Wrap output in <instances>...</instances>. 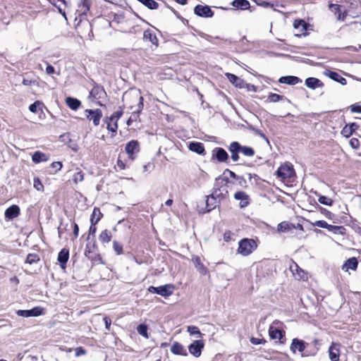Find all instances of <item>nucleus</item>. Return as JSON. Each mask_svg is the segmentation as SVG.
<instances>
[{
	"label": "nucleus",
	"mask_w": 361,
	"mask_h": 361,
	"mask_svg": "<svg viewBox=\"0 0 361 361\" xmlns=\"http://www.w3.org/2000/svg\"><path fill=\"white\" fill-rule=\"evenodd\" d=\"M42 105V103L39 101H36L29 106V110L32 113H37V109Z\"/></svg>",
	"instance_id": "50"
},
{
	"label": "nucleus",
	"mask_w": 361,
	"mask_h": 361,
	"mask_svg": "<svg viewBox=\"0 0 361 361\" xmlns=\"http://www.w3.org/2000/svg\"><path fill=\"white\" fill-rule=\"evenodd\" d=\"M99 240L102 243H109L111 240V232L108 230L103 231L99 235Z\"/></svg>",
	"instance_id": "35"
},
{
	"label": "nucleus",
	"mask_w": 361,
	"mask_h": 361,
	"mask_svg": "<svg viewBox=\"0 0 361 361\" xmlns=\"http://www.w3.org/2000/svg\"><path fill=\"white\" fill-rule=\"evenodd\" d=\"M75 351L76 357L83 355L86 353V351L82 347H78L75 348Z\"/></svg>",
	"instance_id": "61"
},
{
	"label": "nucleus",
	"mask_w": 361,
	"mask_h": 361,
	"mask_svg": "<svg viewBox=\"0 0 361 361\" xmlns=\"http://www.w3.org/2000/svg\"><path fill=\"white\" fill-rule=\"evenodd\" d=\"M137 333L140 335L144 336L146 338H148L147 326V325L143 324H141L138 325V326L137 327Z\"/></svg>",
	"instance_id": "44"
},
{
	"label": "nucleus",
	"mask_w": 361,
	"mask_h": 361,
	"mask_svg": "<svg viewBox=\"0 0 361 361\" xmlns=\"http://www.w3.org/2000/svg\"><path fill=\"white\" fill-rule=\"evenodd\" d=\"M57 3H59V5H57L56 3L54 4V5L58 8L59 11L60 12V13H61L63 16H65V11L61 8V4H63L64 6H66L67 5V1H66L65 0H57Z\"/></svg>",
	"instance_id": "53"
},
{
	"label": "nucleus",
	"mask_w": 361,
	"mask_h": 361,
	"mask_svg": "<svg viewBox=\"0 0 361 361\" xmlns=\"http://www.w3.org/2000/svg\"><path fill=\"white\" fill-rule=\"evenodd\" d=\"M293 228H295V226L293 224L287 222H281L278 225V231L282 232L289 231Z\"/></svg>",
	"instance_id": "43"
},
{
	"label": "nucleus",
	"mask_w": 361,
	"mask_h": 361,
	"mask_svg": "<svg viewBox=\"0 0 361 361\" xmlns=\"http://www.w3.org/2000/svg\"><path fill=\"white\" fill-rule=\"evenodd\" d=\"M34 187L37 190H41L43 188V185H42L41 181L38 178L34 179Z\"/></svg>",
	"instance_id": "59"
},
{
	"label": "nucleus",
	"mask_w": 361,
	"mask_h": 361,
	"mask_svg": "<svg viewBox=\"0 0 361 361\" xmlns=\"http://www.w3.org/2000/svg\"><path fill=\"white\" fill-rule=\"evenodd\" d=\"M305 85L310 89L315 90L317 87H322L324 84L316 78H308L305 80Z\"/></svg>",
	"instance_id": "21"
},
{
	"label": "nucleus",
	"mask_w": 361,
	"mask_h": 361,
	"mask_svg": "<svg viewBox=\"0 0 361 361\" xmlns=\"http://www.w3.org/2000/svg\"><path fill=\"white\" fill-rule=\"evenodd\" d=\"M232 6L241 10H247L250 7V2L247 0H233Z\"/></svg>",
	"instance_id": "31"
},
{
	"label": "nucleus",
	"mask_w": 361,
	"mask_h": 361,
	"mask_svg": "<svg viewBox=\"0 0 361 361\" xmlns=\"http://www.w3.org/2000/svg\"><path fill=\"white\" fill-rule=\"evenodd\" d=\"M216 191H214L213 194L207 197L206 200V205H207V212H210L213 209L215 208L216 204V200L215 195H218L216 194Z\"/></svg>",
	"instance_id": "23"
},
{
	"label": "nucleus",
	"mask_w": 361,
	"mask_h": 361,
	"mask_svg": "<svg viewBox=\"0 0 361 361\" xmlns=\"http://www.w3.org/2000/svg\"><path fill=\"white\" fill-rule=\"evenodd\" d=\"M257 247L256 241L253 239L243 238L238 243V253L243 256L250 255Z\"/></svg>",
	"instance_id": "2"
},
{
	"label": "nucleus",
	"mask_w": 361,
	"mask_h": 361,
	"mask_svg": "<svg viewBox=\"0 0 361 361\" xmlns=\"http://www.w3.org/2000/svg\"><path fill=\"white\" fill-rule=\"evenodd\" d=\"M194 11L196 15L204 18L212 17L214 14L208 6L197 5L195 6Z\"/></svg>",
	"instance_id": "11"
},
{
	"label": "nucleus",
	"mask_w": 361,
	"mask_h": 361,
	"mask_svg": "<svg viewBox=\"0 0 361 361\" xmlns=\"http://www.w3.org/2000/svg\"><path fill=\"white\" fill-rule=\"evenodd\" d=\"M62 164L60 161H54L51 164V166L56 169V171H60L62 168Z\"/></svg>",
	"instance_id": "60"
},
{
	"label": "nucleus",
	"mask_w": 361,
	"mask_h": 361,
	"mask_svg": "<svg viewBox=\"0 0 361 361\" xmlns=\"http://www.w3.org/2000/svg\"><path fill=\"white\" fill-rule=\"evenodd\" d=\"M104 324H105L106 329L108 331L110 330V326H111V320L109 317H104Z\"/></svg>",
	"instance_id": "63"
},
{
	"label": "nucleus",
	"mask_w": 361,
	"mask_h": 361,
	"mask_svg": "<svg viewBox=\"0 0 361 361\" xmlns=\"http://www.w3.org/2000/svg\"><path fill=\"white\" fill-rule=\"evenodd\" d=\"M293 27L300 32V35H304L307 30V23L302 20H295L293 23Z\"/></svg>",
	"instance_id": "32"
},
{
	"label": "nucleus",
	"mask_w": 361,
	"mask_h": 361,
	"mask_svg": "<svg viewBox=\"0 0 361 361\" xmlns=\"http://www.w3.org/2000/svg\"><path fill=\"white\" fill-rule=\"evenodd\" d=\"M23 84L25 86L35 85L39 86V82L36 80L24 78L23 80Z\"/></svg>",
	"instance_id": "51"
},
{
	"label": "nucleus",
	"mask_w": 361,
	"mask_h": 361,
	"mask_svg": "<svg viewBox=\"0 0 361 361\" xmlns=\"http://www.w3.org/2000/svg\"><path fill=\"white\" fill-rule=\"evenodd\" d=\"M84 180V173L83 172L79 169H77L76 171L73 175V181L74 184H78V183L82 182Z\"/></svg>",
	"instance_id": "36"
},
{
	"label": "nucleus",
	"mask_w": 361,
	"mask_h": 361,
	"mask_svg": "<svg viewBox=\"0 0 361 361\" xmlns=\"http://www.w3.org/2000/svg\"><path fill=\"white\" fill-rule=\"evenodd\" d=\"M69 258V251L68 250L63 248L62 249L59 255H58V261L61 264V267L62 269H65L66 264Z\"/></svg>",
	"instance_id": "20"
},
{
	"label": "nucleus",
	"mask_w": 361,
	"mask_h": 361,
	"mask_svg": "<svg viewBox=\"0 0 361 361\" xmlns=\"http://www.w3.org/2000/svg\"><path fill=\"white\" fill-rule=\"evenodd\" d=\"M140 151V145L137 140H131L126 144V152L129 158L134 159V154Z\"/></svg>",
	"instance_id": "8"
},
{
	"label": "nucleus",
	"mask_w": 361,
	"mask_h": 361,
	"mask_svg": "<svg viewBox=\"0 0 361 361\" xmlns=\"http://www.w3.org/2000/svg\"><path fill=\"white\" fill-rule=\"evenodd\" d=\"M39 260V256L37 254H34V253L27 255V258H26V262L30 264L35 263V262H38Z\"/></svg>",
	"instance_id": "46"
},
{
	"label": "nucleus",
	"mask_w": 361,
	"mask_h": 361,
	"mask_svg": "<svg viewBox=\"0 0 361 361\" xmlns=\"http://www.w3.org/2000/svg\"><path fill=\"white\" fill-rule=\"evenodd\" d=\"M235 200L240 201L241 208L247 207L250 204V197L244 191H238L234 194Z\"/></svg>",
	"instance_id": "13"
},
{
	"label": "nucleus",
	"mask_w": 361,
	"mask_h": 361,
	"mask_svg": "<svg viewBox=\"0 0 361 361\" xmlns=\"http://www.w3.org/2000/svg\"><path fill=\"white\" fill-rule=\"evenodd\" d=\"M122 99L124 105L130 110L142 111L143 109V97L139 90L132 89L126 92Z\"/></svg>",
	"instance_id": "1"
},
{
	"label": "nucleus",
	"mask_w": 361,
	"mask_h": 361,
	"mask_svg": "<svg viewBox=\"0 0 361 361\" xmlns=\"http://www.w3.org/2000/svg\"><path fill=\"white\" fill-rule=\"evenodd\" d=\"M237 180L238 182V184L241 186V187H245L246 186V184H247V181L243 177V176H238V178H237Z\"/></svg>",
	"instance_id": "62"
},
{
	"label": "nucleus",
	"mask_w": 361,
	"mask_h": 361,
	"mask_svg": "<svg viewBox=\"0 0 361 361\" xmlns=\"http://www.w3.org/2000/svg\"><path fill=\"white\" fill-rule=\"evenodd\" d=\"M351 111L354 113L361 114V106L360 105H352Z\"/></svg>",
	"instance_id": "64"
},
{
	"label": "nucleus",
	"mask_w": 361,
	"mask_h": 361,
	"mask_svg": "<svg viewBox=\"0 0 361 361\" xmlns=\"http://www.w3.org/2000/svg\"><path fill=\"white\" fill-rule=\"evenodd\" d=\"M250 342L253 345H259V344L265 343L266 341L263 338H257L252 337L250 338Z\"/></svg>",
	"instance_id": "56"
},
{
	"label": "nucleus",
	"mask_w": 361,
	"mask_h": 361,
	"mask_svg": "<svg viewBox=\"0 0 361 361\" xmlns=\"http://www.w3.org/2000/svg\"><path fill=\"white\" fill-rule=\"evenodd\" d=\"M143 39L145 41H149L152 44L157 46L158 39L154 34H153L152 31L150 30H147L143 33Z\"/></svg>",
	"instance_id": "28"
},
{
	"label": "nucleus",
	"mask_w": 361,
	"mask_h": 361,
	"mask_svg": "<svg viewBox=\"0 0 361 361\" xmlns=\"http://www.w3.org/2000/svg\"><path fill=\"white\" fill-rule=\"evenodd\" d=\"M212 159H216L219 162H226L228 159V154L221 147H216L212 150Z\"/></svg>",
	"instance_id": "10"
},
{
	"label": "nucleus",
	"mask_w": 361,
	"mask_h": 361,
	"mask_svg": "<svg viewBox=\"0 0 361 361\" xmlns=\"http://www.w3.org/2000/svg\"><path fill=\"white\" fill-rule=\"evenodd\" d=\"M32 161L38 164L42 161H47L49 160V156L45 153L39 151H37L34 153L32 157Z\"/></svg>",
	"instance_id": "27"
},
{
	"label": "nucleus",
	"mask_w": 361,
	"mask_h": 361,
	"mask_svg": "<svg viewBox=\"0 0 361 361\" xmlns=\"http://www.w3.org/2000/svg\"><path fill=\"white\" fill-rule=\"evenodd\" d=\"M279 82L280 83L294 85L298 84L299 82H301V80L296 76L288 75L281 77L279 80Z\"/></svg>",
	"instance_id": "22"
},
{
	"label": "nucleus",
	"mask_w": 361,
	"mask_h": 361,
	"mask_svg": "<svg viewBox=\"0 0 361 361\" xmlns=\"http://www.w3.org/2000/svg\"><path fill=\"white\" fill-rule=\"evenodd\" d=\"M86 117L87 118L92 121L94 126H99L100 123V120L102 117V110L99 109H97L94 110L92 109H87L85 111Z\"/></svg>",
	"instance_id": "6"
},
{
	"label": "nucleus",
	"mask_w": 361,
	"mask_h": 361,
	"mask_svg": "<svg viewBox=\"0 0 361 361\" xmlns=\"http://www.w3.org/2000/svg\"><path fill=\"white\" fill-rule=\"evenodd\" d=\"M204 343L202 340L194 341L189 346V353L195 357H199L202 354Z\"/></svg>",
	"instance_id": "7"
},
{
	"label": "nucleus",
	"mask_w": 361,
	"mask_h": 361,
	"mask_svg": "<svg viewBox=\"0 0 361 361\" xmlns=\"http://www.w3.org/2000/svg\"><path fill=\"white\" fill-rule=\"evenodd\" d=\"M187 331L188 332L190 333V335L197 334L200 336H202L201 332L200 331L198 327L196 326H188L187 328Z\"/></svg>",
	"instance_id": "48"
},
{
	"label": "nucleus",
	"mask_w": 361,
	"mask_h": 361,
	"mask_svg": "<svg viewBox=\"0 0 361 361\" xmlns=\"http://www.w3.org/2000/svg\"><path fill=\"white\" fill-rule=\"evenodd\" d=\"M290 270L292 272L293 275L297 280H305L307 279L306 273L300 269L296 263H293L290 266Z\"/></svg>",
	"instance_id": "14"
},
{
	"label": "nucleus",
	"mask_w": 361,
	"mask_h": 361,
	"mask_svg": "<svg viewBox=\"0 0 361 361\" xmlns=\"http://www.w3.org/2000/svg\"><path fill=\"white\" fill-rule=\"evenodd\" d=\"M350 145L353 149H357L360 147V142L357 138H352L350 140Z\"/></svg>",
	"instance_id": "57"
},
{
	"label": "nucleus",
	"mask_w": 361,
	"mask_h": 361,
	"mask_svg": "<svg viewBox=\"0 0 361 361\" xmlns=\"http://www.w3.org/2000/svg\"><path fill=\"white\" fill-rule=\"evenodd\" d=\"M66 103L67 106L73 110H77L81 104L78 99L73 97H67L66 99Z\"/></svg>",
	"instance_id": "33"
},
{
	"label": "nucleus",
	"mask_w": 361,
	"mask_h": 361,
	"mask_svg": "<svg viewBox=\"0 0 361 361\" xmlns=\"http://www.w3.org/2000/svg\"><path fill=\"white\" fill-rule=\"evenodd\" d=\"M106 92L102 86L95 85L93 87L90 93V97L92 99L102 105V102L105 99Z\"/></svg>",
	"instance_id": "4"
},
{
	"label": "nucleus",
	"mask_w": 361,
	"mask_h": 361,
	"mask_svg": "<svg viewBox=\"0 0 361 361\" xmlns=\"http://www.w3.org/2000/svg\"><path fill=\"white\" fill-rule=\"evenodd\" d=\"M294 174L295 171L293 166L288 164L281 165L276 171L277 176L282 179L291 178Z\"/></svg>",
	"instance_id": "5"
},
{
	"label": "nucleus",
	"mask_w": 361,
	"mask_h": 361,
	"mask_svg": "<svg viewBox=\"0 0 361 361\" xmlns=\"http://www.w3.org/2000/svg\"><path fill=\"white\" fill-rule=\"evenodd\" d=\"M314 226L323 228H328L329 224L323 220H319L316 221L314 223L312 224Z\"/></svg>",
	"instance_id": "54"
},
{
	"label": "nucleus",
	"mask_w": 361,
	"mask_h": 361,
	"mask_svg": "<svg viewBox=\"0 0 361 361\" xmlns=\"http://www.w3.org/2000/svg\"><path fill=\"white\" fill-rule=\"evenodd\" d=\"M113 248L117 255H121L123 252V245L116 240L113 241Z\"/></svg>",
	"instance_id": "45"
},
{
	"label": "nucleus",
	"mask_w": 361,
	"mask_h": 361,
	"mask_svg": "<svg viewBox=\"0 0 361 361\" xmlns=\"http://www.w3.org/2000/svg\"><path fill=\"white\" fill-rule=\"evenodd\" d=\"M329 77H330V78L341 83L342 85H345L346 83V80L344 78L341 77L338 73H337L336 72H333V71L330 72Z\"/></svg>",
	"instance_id": "42"
},
{
	"label": "nucleus",
	"mask_w": 361,
	"mask_h": 361,
	"mask_svg": "<svg viewBox=\"0 0 361 361\" xmlns=\"http://www.w3.org/2000/svg\"><path fill=\"white\" fill-rule=\"evenodd\" d=\"M240 152L246 157H253L255 155V150L252 147L247 146L240 145Z\"/></svg>",
	"instance_id": "40"
},
{
	"label": "nucleus",
	"mask_w": 361,
	"mask_h": 361,
	"mask_svg": "<svg viewBox=\"0 0 361 361\" xmlns=\"http://www.w3.org/2000/svg\"><path fill=\"white\" fill-rule=\"evenodd\" d=\"M91 6L90 0H80L78 3L76 13L80 16H85L90 10Z\"/></svg>",
	"instance_id": "12"
},
{
	"label": "nucleus",
	"mask_w": 361,
	"mask_h": 361,
	"mask_svg": "<svg viewBox=\"0 0 361 361\" xmlns=\"http://www.w3.org/2000/svg\"><path fill=\"white\" fill-rule=\"evenodd\" d=\"M269 334L271 339L280 341L283 336V332L273 326L269 329Z\"/></svg>",
	"instance_id": "25"
},
{
	"label": "nucleus",
	"mask_w": 361,
	"mask_h": 361,
	"mask_svg": "<svg viewBox=\"0 0 361 361\" xmlns=\"http://www.w3.org/2000/svg\"><path fill=\"white\" fill-rule=\"evenodd\" d=\"M357 267V261L356 258L352 257L348 259L343 266V269L348 271V269H355Z\"/></svg>",
	"instance_id": "34"
},
{
	"label": "nucleus",
	"mask_w": 361,
	"mask_h": 361,
	"mask_svg": "<svg viewBox=\"0 0 361 361\" xmlns=\"http://www.w3.org/2000/svg\"><path fill=\"white\" fill-rule=\"evenodd\" d=\"M123 111H117L114 112L110 117L111 120H116L118 121L119 118L122 116Z\"/></svg>",
	"instance_id": "58"
},
{
	"label": "nucleus",
	"mask_w": 361,
	"mask_h": 361,
	"mask_svg": "<svg viewBox=\"0 0 361 361\" xmlns=\"http://www.w3.org/2000/svg\"><path fill=\"white\" fill-rule=\"evenodd\" d=\"M42 314V309L39 307H35L31 310H18L17 314L20 317H38Z\"/></svg>",
	"instance_id": "9"
},
{
	"label": "nucleus",
	"mask_w": 361,
	"mask_h": 361,
	"mask_svg": "<svg viewBox=\"0 0 361 361\" xmlns=\"http://www.w3.org/2000/svg\"><path fill=\"white\" fill-rule=\"evenodd\" d=\"M327 230L335 234L343 235L345 233V228L343 226L329 224Z\"/></svg>",
	"instance_id": "37"
},
{
	"label": "nucleus",
	"mask_w": 361,
	"mask_h": 361,
	"mask_svg": "<svg viewBox=\"0 0 361 361\" xmlns=\"http://www.w3.org/2000/svg\"><path fill=\"white\" fill-rule=\"evenodd\" d=\"M228 149L231 152V155L236 154L240 152V145L239 142L234 141L229 145Z\"/></svg>",
	"instance_id": "38"
},
{
	"label": "nucleus",
	"mask_w": 361,
	"mask_h": 361,
	"mask_svg": "<svg viewBox=\"0 0 361 361\" xmlns=\"http://www.w3.org/2000/svg\"><path fill=\"white\" fill-rule=\"evenodd\" d=\"M227 78L228 80L233 84L235 87L242 88L244 86V81L232 73H226Z\"/></svg>",
	"instance_id": "26"
},
{
	"label": "nucleus",
	"mask_w": 361,
	"mask_h": 361,
	"mask_svg": "<svg viewBox=\"0 0 361 361\" xmlns=\"http://www.w3.org/2000/svg\"><path fill=\"white\" fill-rule=\"evenodd\" d=\"M307 344L302 340H299L298 338H293L290 345V350L295 353V350H298L299 352L302 353Z\"/></svg>",
	"instance_id": "17"
},
{
	"label": "nucleus",
	"mask_w": 361,
	"mask_h": 361,
	"mask_svg": "<svg viewBox=\"0 0 361 361\" xmlns=\"http://www.w3.org/2000/svg\"><path fill=\"white\" fill-rule=\"evenodd\" d=\"M329 358L331 361H339L340 345L333 343L329 348Z\"/></svg>",
	"instance_id": "15"
},
{
	"label": "nucleus",
	"mask_w": 361,
	"mask_h": 361,
	"mask_svg": "<svg viewBox=\"0 0 361 361\" xmlns=\"http://www.w3.org/2000/svg\"><path fill=\"white\" fill-rule=\"evenodd\" d=\"M283 99V96L278 94L271 93L267 97V102H277Z\"/></svg>",
	"instance_id": "47"
},
{
	"label": "nucleus",
	"mask_w": 361,
	"mask_h": 361,
	"mask_svg": "<svg viewBox=\"0 0 361 361\" xmlns=\"http://www.w3.org/2000/svg\"><path fill=\"white\" fill-rule=\"evenodd\" d=\"M173 286L171 284H166L159 287L149 286L148 291L152 293H157L163 297H168L173 293Z\"/></svg>",
	"instance_id": "3"
},
{
	"label": "nucleus",
	"mask_w": 361,
	"mask_h": 361,
	"mask_svg": "<svg viewBox=\"0 0 361 361\" xmlns=\"http://www.w3.org/2000/svg\"><path fill=\"white\" fill-rule=\"evenodd\" d=\"M353 131L346 125L341 130V134L346 137H350L353 134Z\"/></svg>",
	"instance_id": "52"
},
{
	"label": "nucleus",
	"mask_w": 361,
	"mask_h": 361,
	"mask_svg": "<svg viewBox=\"0 0 361 361\" xmlns=\"http://www.w3.org/2000/svg\"><path fill=\"white\" fill-rule=\"evenodd\" d=\"M132 114L130 116V118L133 121H136L139 117H140V114L141 113L142 111H138V109H134V110H132Z\"/></svg>",
	"instance_id": "55"
},
{
	"label": "nucleus",
	"mask_w": 361,
	"mask_h": 361,
	"mask_svg": "<svg viewBox=\"0 0 361 361\" xmlns=\"http://www.w3.org/2000/svg\"><path fill=\"white\" fill-rule=\"evenodd\" d=\"M20 214V208L18 205L13 204L5 211V218L9 220L16 218Z\"/></svg>",
	"instance_id": "16"
},
{
	"label": "nucleus",
	"mask_w": 361,
	"mask_h": 361,
	"mask_svg": "<svg viewBox=\"0 0 361 361\" xmlns=\"http://www.w3.org/2000/svg\"><path fill=\"white\" fill-rule=\"evenodd\" d=\"M192 262L195 264V268L201 274H206L207 272V268L202 263L201 259L199 257H195L192 258Z\"/></svg>",
	"instance_id": "30"
},
{
	"label": "nucleus",
	"mask_w": 361,
	"mask_h": 361,
	"mask_svg": "<svg viewBox=\"0 0 361 361\" xmlns=\"http://www.w3.org/2000/svg\"><path fill=\"white\" fill-rule=\"evenodd\" d=\"M139 2L146 6L149 9H156L158 7V3L154 0H137Z\"/></svg>",
	"instance_id": "41"
},
{
	"label": "nucleus",
	"mask_w": 361,
	"mask_h": 361,
	"mask_svg": "<svg viewBox=\"0 0 361 361\" xmlns=\"http://www.w3.org/2000/svg\"><path fill=\"white\" fill-rule=\"evenodd\" d=\"M171 352L174 355L187 356L188 352L182 344L178 342H174L171 347Z\"/></svg>",
	"instance_id": "18"
},
{
	"label": "nucleus",
	"mask_w": 361,
	"mask_h": 361,
	"mask_svg": "<svg viewBox=\"0 0 361 361\" xmlns=\"http://www.w3.org/2000/svg\"><path fill=\"white\" fill-rule=\"evenodd\" d=\"M188 148L190 151L198 154H204L205 152L204 147L202 142H190L188 144Z\"/></svg>",
	"instance_id": "19"
},
{
	"label": "nucleus",
	"mask_w": 361,
	"mask_h": 361,
	"mask_svg": "<svg viewBox=\"0 0 361 361\" xmlns=\"http://www.w3.org/2000/svg\"><path fill=\"white\" fill-rule=\"evenodd\" d=\"M329 8L331 10L332 12L335 13V15L337 16L338 20H344L345 18V12H342L341 10V6L338 4H330L329 6Z\"/></svg>",
	"instance_id": "24"
},
{
	"label": "nucleus",
	"mask_w": 361,
	"mask_h": 361,
	"mask_svg": "<svg viewBox=\"0 0 361 361\" xmlns=\"http://www.w3.org/2000/svg\"><path fill=\"white\" fill-rule=\"evenodd\" d=\"M104 121L106 123L107 130L114 134L116 133L118 129V121L111 120V117L109 116L107 117Z\"/></svg>",
	"instance_id": "29"
},
{
	"label": "nucleus",
	"mask_w": 361,
	"mask_h": 361,
	"mask_svg": "<svg viewBox=\"0 0 361 361\" xmlns=\"http://www.w3.org/2000/svg\"><path fill=\"white\" fill-rule=\"evenodd\" d=\"M318 201L319 203L324 204V205H327V206H331L333 203V201L331 200V199L328 198L326 196H323V195L320 196L319 197Z\"/></svg>",
	"instance_id": "49"
},
{
	"label": "nucleus",
	"mask_w": 361,
	"mask_h": 361,
	"mask_svg": "<svg viewBox=\"0 0 361 361\" xmlns=\"http://www.w3.org/2000/svg\"><path fill=\"white\" fill-rule=\"evenodd\" d=\"M102 216L99 209L94 208L91 217V224L92 225H95L99 221L101 216Z\"/></svg>",
	"instance_id": "39"
}]
</instances>
